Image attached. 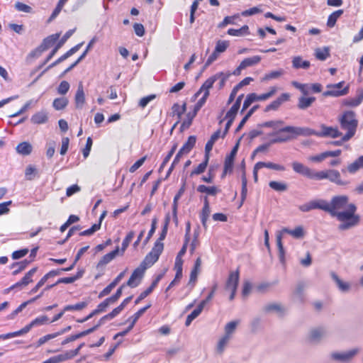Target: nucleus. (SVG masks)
Listing matches in <instances>:
<instances>
[{
	"label": "nucleus",
	"instance_id": "obj_1",
	"mask_svg": "<svg viewBox=\"0 0 363 363\" xmlns=\"http://www.w3.org/2000/svg\"><path fill=\"white\" fill-rule=\"evenodd\" d=\"M315 133V130L308 128L286 126L281 128L278 132H274L270 134V135L276 136L271 140L270 144L283 143L299 135L308 136Z\"/></svg>",
	"mask_w": 363,
	"mask_h": 363
},
{
	"label": "nucleus",
	"instance_id": "obj_2",
	"mask_svg": "<svg viewBox=\"0 0 363 363\" xmlns=\"http://www.w3.org/2000/svg\"><path fill=\"white\" fill-rule=\"evenodd\" d=\"M357 207L354 203H350L347 208L335 213V216L340 222L338 229L347 230L357 226L360 222L359 215L356 213Z\"/></svg>",
	"mask_w": 363,
	"mask_h": 363
},
{
	"label": "nucleus",
	"instance_id": "obj_3",
	"mask_svg": "<svg viewBox=\"0 0 363 363\" xmlns=\"http://www.w3.org/2000/svg\"><path fill=\"white\" fill-rule=\"evenodd\" d=\"M339 121L341 128L347 130V133L342 136V140L347 141L354 135L357 128L358 121L355 113L352 111H345Z\"/></svg>",
	"mask_w": 363,
	"mask_h": 363
},
{
	"label": "nucleus",
	"instance_id": "obj_4",
	"mask_svg": "<svg viewBox=\"0 0 363 363\" xmlns=\"http://www.w3.org/2000/svg\"><path fill=\"white\" fill-rule=\"evenodd\" d=\"M350 204L347 196H339L334 197L330 203L319 201V208L328 211L334 217L335 212L347 209Z\"/></svg>",
	"mask_w": 363,
	"mask_h": 363
},
{
	"label": "nucleus",
	"instance_id": "obj_5",
	"mask_svg": "<svg viewBox=\"0 0 363 363\" xmlns=\"http://www.w3.org/2000/svg\"><path fill=\"white\" fill-rule=\"evenodd\" d=\"M163 249L164 244L160 241H156L151 251L145 256L140 264L146 269L151 267L158 260Z\"/></svg>",
	"mask_w": 363,
	"mask_h": 363
},
{
	"label": "nucleus",
	"instance_id": "obj_6",
	"mask_svg": "<svg viewBox=\"0 0 363 363\" xmlns=\"http://www.w3.org/2000/svg\"><path fill=\"white\" fill-rule=\"evenodd\" d=\"M344 84V82H340L337 84L328 85V90L323 92V95L325 96H330L334 97H339L347 95L349 93V86L347 85L342 89Z\"/></svg>",
	"mask_w": 363,
	"mask_h": 363
},
{
	"label": "nucleus",
	"instance_id": "obj_7",
	"mask_svg": "<svg viewBox=\"0 0 363 363\" xmlns=\"http://www.w3.org/2000/svg\"><path fill=\"white\" fill-rule=\"evenodd\" d=\"M146 269H147L145 267H143V265L140 264V266L137 267L132 273L130 277L126 283V286H128L131 288L138 286L140 283Z\"/></svg>",
	"mask_w": 363,
	"mask_h": 363
},
{
	"label": "nucleus",
	"instance_id": "obj_8",
	"mask_svg": "<svg viewBox=\"0 0 363 363\" xmlns=\"http://www.w3.org/2000/svg\"><path fill=\"white\" fill-rule=\"evenodd\" d=\"M146 269H147L145 267H143V265L140 264V266L137 267L132 273L130 277L126 283V286H128L131 288L138 286L140 283Z\"/></svg>",
	"mask_w": 363,
	"mask_h": 363
},
{
	"label": "nucleus",
	"instance_id": "obj_9",
	"mask_svg": "<svg viewBox=\"0 0 363 363\" xmlns=\"http://www.w3.org/2000/svg\"><path fill=\"white\" fill-rule=\"evenodd\" d=\"M146 269H147L145 267H143V265L140 264V266L137 267L132 273L130 277L126 283V286H128L131 288L138 286L140 283Z\"/></svg>",
	"mask_w": 363,
	"mask_h": 363
},
{
	"label": "nucleus",
	"instance_id": "obj_10",
	"mask_svg": "<svg viewBox=\"0 0 363 363\" xmlns=\"http://www.w3.org/2000/svg\"><path fill=\"white\" fill-rule=\"evenodd\" d=\"M359 352L357 348L350 350L347 352H332L330 356L333 360L339 361L342 362H347L352 359V358Z\"/></svg>",
	"mask_w": 363,
	"mask_h": 363
},
{
	"label": "nucleus",
	"instance_id": "obj_11",
	"mask_svg": "<svg viewBox=\"0 0 363 363\" xmlns=\"http://www.w3.org/2000/svg\"><path fill=\"white\" fill-rule=\"evenodd\" d=\"M327 179L332 182L337 184H343L340 179V174L335 169H328L319 172V179Z\"/></svg>",
	"mask_w": 363,
	"mask_h": 363
},
{
	"label": "nucleus",
	"instance_id": "obj_12",
	"mask_svg": "<svg viewBox=\"0 0 363 363\" xmlns=\"http://www.w3.org/2000/svg\"><path fill=\"white\" fill-rule=\"evenodd\" d=\"M74 30H69L64 35V36L62 38V39L60 40V42L57 44L55 48L52 50V52L50 53V55L47 57V58L45 60V61L39 66V69L43 67L45 65H46L52 58V57L56 54L57 50L62 46V45L67 40L68 38H69L72 34L74 33Z\"/></svg>",
	"mask_w": 363,
	"mask_h": 363
},
{
	"label": "nucleus",
	"instance_id": "obj_13",
	"mask_svg": "<svg viewBox=\"0 0 363 363\" xmlns=\"http://www.w3.org/2000/svg\"><path fill=\"white\" fill-rule=\"evenodd\" d=\"M342 135L337 128L321 125L319 130V137L336 138Z\"/></svg>",
	"mask_w": 363,
	"mask_h": 363
},
{
	"label": "nucleus",
	"instance_id": "obj_14",
	"mask_svg": "<svg viewBox=\"0 0 363 363\" xmlns=\"http://www.w3.org/2000/svg\"><path fill=\"white\" fill-rule=\"evenodd\" d=\"M363 101V89L359 88L357 90V96L354 98H347L342 100V104L347 107H357Z\"/></svg>",
	"mask_w": 363,
	"mask_h": 363
},
{
	"label": "nucleus",
	"instance_id": "obj_15",
	"mask_svg": "<svg viewBox=\"0 0 363 363\" xmlns=\"http://www.w3.org/2000/svg\"><path fill=\"white\" fill-rule=\"evenodd\" d=\"M310 286L308 281H299L296 284L293 292L294 298L300 302L304 301V291Z\"/></svg>",
	"mask_w": 363,
	"mask_h": 363
},
{
	"label": "nucleus",
	"instance_id": "obj_16",
	"mask_svg": "<svg viewBox=\"0 0 363 363\" xmlns=\"http://www.w3.org/2000/svg\"><path fill=\"white\" fill-rule=\"evenodd\" d=\"M239 282V271L230 272L226 281L225 290H237Z\"/></svg>",
	"mask_w": 363,
	"mask_h": 363
},
{
	"label": "nucleus",
	"instance_id": "obj_17",
	"mask_svg": "<svg viewBox=\"0 0 363 363\" xmlns=\"http://www.w3.org/2000/svg\"><path fill=\"white\" fill-rule=\"evenodd\" d=\"M217 77H218L213 75L208 78L200 87L199 90L194 94V97L197 98L201 93L207 92L208 95H209V90L213 87L215 82L217 81Z\"/></svg>",
	"mask_w": 363,
	"mask_h": 363
},
{
	"label": "nucleus",
	"instance_id": "obj_18",
	"mask_svg": "<svg viewBox=\"0 0 363 363\" xmlns=\"http://www.w3.org/2000/svg\"><path fill=\"white\" fill-rule=\"evenodd\" d=\"M292 167L296 172L306 176L309 178H313L315 175V174L308 167L304 166L301 163L294 162L292 163Z\"/></svg>",
	"mask_w": 363,
	"mask_h": 363
},
{
	"label": "nucleus",
	"instance_id": "obj_19",
	"mask_svg": "<svg viewBox=\"0 0 363 363\" xmlns=\"http://www.w3.org/2000/svg\"><path fill=\"white\" fill-rule=\"evenodd\" d=\"M289 94L287 93L282 94L276 100L273 101L265 108V111H269L272 110H277L284 102L287 101L289 99Z\"/></svg>",
	"mask_w": 363,
	"mask_h": 363
},
{
	"label": "nucleus",
	"instance_id": "obj_20",
	"mask_svg": "<svg viewBox=\"0 0 363 363\" xmlns=\"http://www.w3.org/2000/svg\"><path fill=\"white\" fill-rule=\"evenodd\" d=\"M196 191L199 193H204L208 196H216L220 192V189L216 186H206L204 184H200L197 186Z\"/></svg>",
	"mask_w": 363,
	"mask_h": 363
},
{
	"label": "nucleus",
	"instance_id": "obj_21",
	"mask_svg": "<svg viewBox=\"0 0 363 363\" xmlns=\"http://www.w3.org/2000/svg\"><path fill=\"white\" fill-rule=\"evenodd\" d=\"M277 91V88L276 86H272L269 89V91L267 93L257 95L255 93L250 94V96L252 101V103L257 101H266L272 96L275 94Z\"/></svg>",
	"mask_w": 363,
	"mask_h": 363
},
{
	"label": "nucleus",
	"instance_id": "obj_22",
	"mask_svg": "<svg viewBox=\"0 0 363 363\" xmlns=\"http://www.w3.org/2000/svg\"><path fill=\"white\" fill-rule=\"evenodd\" d=\"M262 310L264 313H276L279 315H283L285 312L284 306L278 303H268L263 307Z\"/></svg>",
	"mask_w": 363,
	"mask_h": 363
},
{
	"label": "nucleus",
	"instance_id": "obj_23",
	"mask_svg": "<svg viewBox=\"0 0 363 363\" xmlns=\"http://www.w3.org/2000/svg\"><path fill=\"white\" fill-rule=\"evenodd\" d=\"M240 323V320H234L227 323L225 324V325L224 326L223 335H225L232 339Z\"/></svg>",
	"mask_w": 363,
	"mask_h": 363
},
{
	"label": "nucleus",
	"instance_id": "obj_24",
	"mask_svg": "<svg viewBox=\"0 0 363 363\" xmlns=\"http://www.w3.org/2000/svg\"><path fill=\"white\" fill-rule=\"evenodd\" d=\"M119 252H120L119 247H117L112 252L106 254L104 256L102 257V258L100 259V261L97 264V268L102 267L105 266L106 264H108L119 254Z\"/></svg>",
	"mask_w": 363,
	"mask_h": 363
},
{
	"label": "nucleus",
	"instance_id": "obj_25",
	"mask_svg": "<svg viewBox=\"0 0 363 363\" xmlns=\"http://www.w3.org/2000/svg\"><path fill=\"white\" fill-rule=\"evenodd\" d=\"M74 101L76 107L77 108H82L84 102H85V94L84 91V88L82 83L80 82L79 84L75 96H74Z\"/></svg>",
	"mask_w": 363,
	"mask_h": 363
},
{
	"label": "nucleus",
	"instance_id": "obj_26",
	"mask_svg": "<svg viewBox=\"0 0 363 363\" xmlns=\"http://www.w3.org/2000/svg\"><path fill=\"white\" fill-rule=\"evenodd\" d=\"M211 213V209L209 206V201L207 196L203 198V207L201 214V220L202 225L204 228H206V222Z\"/></svg>",
	"mask_w": 363,
	"mask_h": 363
},
{
	"label": "nucleus",
	"instance_id": "obj_27",
	"mask_svg": "<svg viewBox=\"0 0 363 363\" xmlns=\"http://www.w3.org/2000/svg\"><path fill=\"white\" fill-rule=\"evenodd\" d=\"M230 340V337H228L225 335H222L218 340L216 347V352L219 354H223L225 350L226 347H228Z\"/></svg>",
	"mask_w": 363,
	"mask_h": 363
},
{
	"label": "nucleus",
	"instance_id": "obj_28",
	"mask_svg": "<svg viewBox=\"0 0 363 363\" xmlns=\"http://www.w3.org/2000/svg\"><path fill=\"white\" fill-rule=\"evenodd\" d=\"M331 277L335 282L339 290L342 292H347L350 289V284L348 282L343 281L340 277L334 272L331 273Z\"/></svg>",
	"mask_w": 363,
	"mask_h": 363
},
{
	"label": "nucleus",
	"instance_id": "obj_29",
	"mask_svg": "<svg viewBox=\"0 0 363 363\" xmlns=\"http://www.w3.org/2000/svg\"><path fill=\"white\" fill-rule=\"evenodd\" d=\"M360 167H363V156H360L357 160L354 162L349 164L347 169H342V172L345 173L346 171H348L350 173H355Z\"/></svg>",
	"mask_w": 363,
	"mask_h": 363
},
{
	"label": "nucleus",
	"instance_id": "obj_30",
	"mask_svg": "<svg viewBox=\"0 0 363 363\" xmlns=\"http://www.w3.org/2000/svg\"><path fill=\"white\" fill-rule=\"evenodd\" d=\"M173 116H177V121L173 128H175L177 124L179 122L182 116L186 110V104L184 103L182 106H179L178 104H174L172 108Z\"/></svg>",
	"mask_w": 363,
	"mask_h": 363
},
{
	"label": "nucleus",
	"instance_id": "obj_31",
	"mask_svg": "<svg viewBox=\"0 0 363 363\" xmlns=\"http://www.w3.org/2000/svg\"><path fill=\"white\" fill-rule=\"evenodd\" d=\"M32 145L28 142H22L19 143L16 147V152L22 155H28L32 152Z\"/></svg>",
	"mask_w": 363,
	"mask_h": 363
},
{
	"label": "nucleus",
	"instance_id": "obj_32",
	"mask_svg": "<svg viewBox=\"0 0 363 363\" xmlns=\"http://www.w3.org/2000/svg\"><path fill=\"white\" fill-rule=\"evenodd\" d=\"M48 118V113L44 111H41L35 113L31 117L30 121L34 124H42L46 123Z\"/></svg>",
	"mask_w": 363,
	"mask_h": 363
},
{
	"label": "nucleus",
	"instance_id": "obj_33",
	"mask_svg": "<svg viewBox=\"0 0 363 363\" xmlns=\"http://www.w3.org/2000/svg\"><path fill=\"white\" fill-rule=\"evenodd\" d=\"M76 356V352L67 351L65 353L58 354L57 356L52 357V362L54 363H60L70 359H72Z\"/></svg>",
	"mask_w": 363,
	"mask_h": 363
},
{
	"label": "nucleus",
	"instance_id": "obj_34",
	"mask_svg": "<svg viewBox=\"0 0 363 363\" xmlns=\"http://www.w3.org/2000/svg\"><path fill=\"white\" fill-rule=\"evenodd\" d=\"M208 160L209 156L205 155L204 161L199 164L196 167H195L194 170H192V172L190 174V176L193 177L194 175H199L203 173L206 171V167L208 166Z\"/></svg>",
	"mask_w": 363,
	"mask_h": 363
},
{
	"label": "nucleus",
	"instance_id": "obj_35",
	"mask_svg": "<svg viewBox=\"0 0 363 363\" xmlns=\"http://www.w3.org/2000/svg\"><path fill=\"white\" fill-rule=\"evenodd\" d=\"M261 60V57L258 55L252 57L245 58L240 62V68H247L258 64Z\"/></svg>",
	"mask_w": 363,
	"mask_h": 363
},
{
	"label": "nucleus",
	"instance_id": "obj_36",
	"mask_svg": "<svg viewBox=\"0 0 363 363\" xmlns=\"http://www.w3.org/2000/svg\"><path fill=\"white\" fill-rule=\"evenodd\" d=\"M281 231L283 233H288V234L291 235L292 237H294V238H297V239L301 238L304 235L303 228L301 226H297L294 230H290V229L285 228Z\"/></svg>",
	"mask_w": 363,
	"mask_h": 363
},
{
	"label": "nucleus",
	"instance_id": "obj_37",
	"mask_svg": "<svg viewBox=\"0 0 363 363\" xmlns=\"http://www.w3.org/2000/svg\"><path fill=\"white\" fill-rule=\"evenodd\" d=\"M58 38L59 34L50 35L43 40L40 46L45 51L55 43Z\"/></svg>",
	"mask_w": 363,
	"mask_h": 363
},
{
	"label": "nucleus",
	"instance_id": "obj_38",
	"mask_svg": "<svg viewBox=\"0 0 363 363\" xmlns=\"http://www.w3.org/2000/svg\"><path fill=\"white\" fill-rule=\"evenodd\" d=\"M201 265V259L198 257L195 262L194 267L191 272L189 283H195Z\"/></svg>",
	"mask_w": 363,
	"mask_h": 363
},
{
	"label": "nucleus",
	"instance_id": "obj_39",
	"mask_svg": "<svg viewBox=\"0 0 363 363\" xmlns=\"http://www.w3.org/2000/svg\"><path fill=\"white\" fill-rule=\"evenodd\" d=\"M196 138L195 136H189L187 141L183 145L180 150L185 154H188L196 144Z\"/></svg>",
	"mask_w": 363,
	"mask_h": 363
},
{
	"label": "nucleus",
	"instance_id": "obj_40",
	"mask_svg": "<svg viewBox=\"0 0 363 363\" xmlns=\"http://www.w3.org/2000/svg\"><path fill=\"white\" fill-rule=\"evenodd\" d=\"M342 13H343V10H342V9L335 11L333 13H332L328 18L327 26L329 28L334 27L336 23L337 20L342 16Z\"/></svg>",
	"mask_w": 363,
	"mask_h": 363
},
{
	"label": "nucleus",
	"instance_id": "obj_41",
	"mask_svg": "<svg viewBox=\"0 0 363 363\" xmlns=\"http://www.w3.org/2000/svg\"><path fill=\"white\" fill-rule=\"evenodd\" d=\"M249 27L247 25L243 26L239 29L230 28L228 34L233 36H242L249 33Z\"/></svg>",
	"mask_w": 363,
	"mask_h": 363
},
{
	"label": "nucleus",
	"instance_id": "obj_42",
	"mask_svg": "<svg viewBox=\"0 0 363 363\" xmlns=\"http://www.w3.org/2000/svg\"><path fill=\"white\" fill-rule=\"evenodd\" d=\"M68 102L66 97H60L53 101L52 106L55 110L60 111L64 109L67 106Z\"/></svg>",
	"mask_w": 363,
	"mask_h": 363
},
{
	"label": "nucleus",
	"instance_id": "obj_43",
	"mask_svg": "<svg viewBox=\"0 0 363 363\" xmlns=\"http://www.w3.org/2000/svg\"><path fill=\"white\" fill-rule=\"evenodd\" d=\"M315 101V97H301L298 99V107L300 109H306Z\"/></svg>",
	"mask_w": 363,
	"mask_h": 363
},
{
	"label": "nucleus",
	"instance_id": "obj_44",
	"mask_svg": "<svg viewBox=\"0 0 363 363\" xmlns=\"http://www.w3.org/2000/svg\"><path fill=\"white\" fill-rule=\"evenodd\" d=\"M293 67L296 69L303 68L307 69L310 66L309 61L303 60L299 56L294 57L292 60Z\"/></svg>",
	"mask_w": 363,
	"mask_h": 363
},
{
	"label": "nucleus",
	"instance_id": "obj_45",
	"mask_svg": "<svg viewBox=\"0 0 363 363\" xmlns=\"http://www.w3.org/2000/svg\"><path fill=\"white\" fill-rule=\"evenodd\" d=\"M318 341V329H311L305 338V342L308 345L315 344Z\"/></svg>",
	"mask_w": 363,
	"mask_h": 363
},
{
	"label": "nucleus",
	"instance_id": "obj_46",
	"mask_svg": "<svg viewBox=\"0 0 363 363\" xmlns=\"http://www.w3.org/2000/svg\"><path fill=\"white\" fill-rule=\"evenodd\" d=\"M123 310V306L119 305L118 307L114 308L111 313L103 316L101 318V323H105L106 320L113 319L114 317L118 315Z\"/></svg>",
	"mask_w": 363,
	"mask_h": 363
},
{
	"label": "nucleus",
	"instance_id": "obj_47",
	"mask_svg": "<svg viewBox=\"0 0 363 363\" xmlns=\"http://www.w3.org/2000/svg\"><path fill=\"white\" fill-rule=\"evenodd\" d=\"M30 263V262L27 260H23L19 262H16L12 264V268H14L15 269L13 272V275H16L18 273H20L21 271L25 269V268L27 267V265Z\"/></svg>",
	"mask_w": 363,
	"mask_h": 363
},
{
	"label": "nucleus",
	"instance_id": "obj_48",
	"mask_svg": "<svg viewBox=\"0 0 363 363\" xmlns=\"http://www.w3.org/2000/svg\"><path fill=\"white\" fill-rule=\"evenodd\" d=\"M282 233H284L282 231H281L277 234V245L278 250H279V259L281 262H283L284 259V247H283V245L281 242Z\"/></svg>",
	"mask_w": 363,
	"mask_h": 363
},
{
	"label": "nucleus",
	"instance_id": "obj_49",
	"mask_svg": "<svg viewBox=\"0 0 363 363\" xmlns=\"http://www.w3.org/2000/svg\"><path fill=\"white\" fill-rule=\"evenodd\" d=\"M37 272V267L32 268L29 270L25 276L21 279V281L24 286H27L29 284L33 282V276Z\"/></svg>",
	"mask_w": 363,
	"mask_h": 363
},
{
	"label": "nucleus",
	"instance_id": "obj_50",
	"mask_svg": "<svg viewBox=\"0 0 363 363\" xmlns=\"http://www.w3.org/2000/svg\"><path fill=\"white\" fill-rule=\"evenodd\" d=\"M197 113L193 111V112H189L186 114V118L182 123L181 128L183 129H186L190 127L191 125L192 121L194 117L196 116Z\"/></svg>",
	"mask_w": 363,
	"mask_h": 363
},
{
	"label": "nucleus",
	"instance_id": "obj_51",
	"mask_svg": "<svg viewBox=\"0 0 363 363\" xmlns=\"http://www.w3.org/2000/svg\"><path fill=\"white\" fill-rule=\"evenodd\" d=\"M269 186L277 191H284L287 189V185L284 182L272 181L269 183Z\"/></svg>",
	"mask_w": 363,
	"mask_h": 363
},
{
	"label": "nucleus",
	"instance_id": "obj_52",
	"mask_svg": "<svg viewBox=\"0 0 363 363\" xmlns=\"http://www.w3.org/2000/svg\"><path fill=\"white\" fill-rule=\"evenodd\" d=\"M113 303L111 301V300L109 298H107L105 299L103 302L99 303L97 306V308L94 310V313L99 314L101 312H104L106 311V308L111 304H113Z\"/></svg>",
	"mask_w": 363,
	"mask_h": 363
},
{
	"label": "nucleus",
	"instance_id": "obj_53",
	"mask_svg": "<svg viewBox=\"0 0 363 363\" xmlns=\"http://www.w3.org/2000/svg\"><path fill=\"white\" fill-rule=\"evenodd\" d=\"M134 235H135L134 232L133 231H130V232H129L128 233V235H126L125 239L123 240L122 247H121V255H123L124 253V252L125 251V250L128 247L130 242H131V240L134 238Z\"/></svg>",
	"mask_w": 363,
	"mask_h": 363
},
{
	"label": "nucleus",
	"instance_id": "obj_54",
	"mask_svg": "<svg viewBox=\"0 0 363 363\" xmlns=\"http://www.w3.org/2000/svg\"><path fill=\"white\" fill-rule=\"evenodd\" d=\"M14 6L18 11L27 13H31L33 12V9L30 6L20 1L16 2Z\"/></svg>",
	"mask_w": 363,
	"mask_h": 363
},
{
	"label": "nucleus",
	"instance_id": "obj_55",
	"mask_svg": "<svg viewBox=\"0 0 363 363\" xmlns=\"http://www.w3.org/2000/svg\"><path fill=\"white\" fill-rule=\"evenodd\" d=\"M342 151L340 150H336L334 151H326L319 154V162L324 160L328 157H338L340 155Z\"/></svg>",
	"mask_w": 363,
	"mask_h": 363
},
{
	"label": "nucleus",
	"instance_id": "obj_56",
	"mask_svg": "<svg viewBox=\"0 0 363 363\" xmlns=\"http://www.w3.org/2000/svg\"><path fill=\"white\" fill-rule=\"evenodd\" d=\"M49 323V318L47 315H40L35 318L31 321L33 327L40 326L43 325L48 324Z\"/></svg>",
	"mask_w": 363,
	"mask_h": 363
},
{
	"label": "nucleus",
	"instance_id": "obj_57",
	"mask_svg": "<svg viewBox=\"0 0 363 363\" xmlns=\"http://www.w3.org/2000/svg\"><path fill=\"white\" fill-rule=\"evenodd\" d=\"M87 303L86 302H79L74 305H67L64 308V311H81L85 307H86Z\"/></svg>",
	"mask_w": 363,
	"mask_h": 363
},
{
	"label": "nucleus",
	"instance_id": "obj_58",
	"mask_svg": "<svg viewBox=\"0 0 363 363\" xmlns=\"http://www.w3.org/2000/svg\"><path fill=\"white\" fill-rule=\"evenodd\" d=\"M318 208V201H312L307 203L303 204L299 206V209L303 212H307L312 209Z\"/></svg>",
	"mask_w": 363,
	"mask_h": 363
},
{
	"label": "nucleus",
	"instance_id": "obj_59",
	"mask_svg": "<svg viewBox=\"0 0 363 363\" xmlns=\"http://www.w3.org/2000/svg\"><path fill=\"white\" fill-rule=\"evenodd\" d=\"M230 74H231L230 72L224 73V72H218L216 74H214V76L218 77H217V80H220V82H219L220 89L223 87V86L225 84V82L227 81L228 77L230 76Z\"/></svg>",
	"mask_w": 363,
	"mask_h": 363
},
{
	"label": "nucleus",
	"instance_id": "obj_60",
	"mask_svg": "<svg viewBox=\"0 0 363 363\" xmlns=\"http://www.w3.org/2000/svg\"><path fill=\"white\" fill-rule=\"evenodd\" d=\"M37 174V169L32 165H28L25 171L26 179L33 180Z\"/></svg>",
	"mask_w": 363,
	"mask_h": 363
},
{
	"label": "nucleus",
	"instance_id": "obj_61",
	"mask_svg": "<svg viewBox=\"0 0 363 363\" xmlns=\"http://www.w3.org/2000/svg\"><path fill=\"white\" fill-rule=\"evenodd\" d=\"M283 74V70H276L272 71L268 74H266L264 77L262 78V81H269L272 79H277L279 77Z\"/></svg>",
	"mask_w": 363,
	"mask_h": 363
},
{
	"label": "nucleus",
	"instance_id": "obj_62",
	"mask_svg": "<svg viewBox=\"0 0 363 363\" xmlns=\"http://www.w3.org/2000/svg\"><path fill=\"white\" fill-rule=\"evenodd\" d=\"M150 307L151 305L148 304L146 306L140 308L138 311H137L133 315H132L129 318V320H132L133 323H135L137 320L140 318V317Z\"/></svg>",
	"mask_w": 363,
	"mask_h": 363
},
{
	"label": "nucleus",
	"instance_id": "obj_63",
	"mask_svg": "<svg viewBox=\"0 0 363 363\" xmlns=\"http://www.w3.org/2000/svg\"><path fill=\"white\" fill-rule=\"evenodd\" d=\"M234 160L232 157H226L224 163V170L222 177H223L228 172H230L233 169Z\"/></svg>",
	"mask_w": 363,
	"mask_h": 363
},
{
	"label": "nucleus",
	"instance_id": "obj_64",
	"mask_svg": "<svg viewBox=\"0 0 363 363\" xmlns=\"http://www.w3.org/2000/svg\"><path fill=\"white\" fill-rule=\"evenodd\" d=\"M101 228V224L100 223H95L90 228L86 230H84L82 232L80 233V235L82 236H87V235H92L93 233H94L96 231H97L98 230H99Z\"/></svg>",
	"mask_w": 363,
	"mask_h": 363
}]
</instances>
